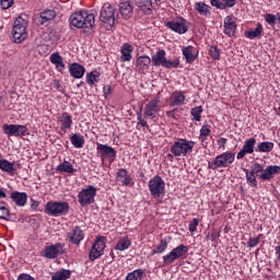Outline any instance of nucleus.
Masks as SVG:
<instances>
[{
  "label": "nucleus",
  "instance_id": "1",
  "mask_svg": "<svg viewBox=\"0 0 280 280\" xmlns=\"http://www.w3.org/2000/svg\"><path fill=\"white\" fill-rule=\"evenodd\" d=\"M71 27H77V30H89L93 32L95 27V15L86 11H79L70 15Z\"/></svg>",
  "mask_w": 280,
  "mask_h": 280
},
{
  "label": "nucleus",
  "instance_id": "2",
  "mask_svg": "<svg viewBox=\"0 0 280 280\" xmlns=\"http://www.w3.org/2000/svg\"><path fill=\"white\" fill-rule=\"evenodd\" d=\"M195 141L187 139H178L171 147V152L174 156H187L194 152Z\"/></svg>",
  "mask_w": 280,
  "mask_h": 280
},
{
  "label": "nucleus",
  "instance_id": "3",
  "mask_svg": "<svg viewBox=\"0 0 280 280\" xmlns=\"http://www.w3.org/2000/svg\"><path fill=\"white\" fill-rule=\"evenodd\" d=\"M166 52L164 49H160L158 52H155L152 58L151 62L153 67H164V69H177V67L180 65V61L178 59L171 61L167 60Z\"/></svg>",
  "mask_w": 280,
  "mask_h": 280
},
{
  "label": "nucleus",
  "instance_id": "4",
  "mask_svg": "<svg viewBox=\"0 0 280 280\" xmlns=\"http://www.w3.org/2000/svg\"><path fill=\"white\" fill-rule=\"evenodd\" d=\"M12 34L14 43H23L27 38V20L22 16L16 18L13 23Z\"/></svg>",
  "mask_w": 280,
  "mask_h": 280
},
{
  "label": "nucleus",
  "instance_id": "5",
  "mask_svg": "<svg viewBox=\"0 0 280 280\" xmlns=\"http://www.w3.org/2000/svg\"><path fill=\"white\" fill-rule=\"evenodd\" d=\"M149 191L155 200H161L165 196V180L161 176H154L149 180Z\"/></svg>",
  "mask_w": 280,
  "mask_h": 280
},
{
  "label": "nucleus",
  "instance_id": "6",
  "mask_svg": "<svg viewBox=\"0 0 280 280\" xmlns=\"http://www.w3.org/2000/svg\"><path fill=\"white\" fill-rule=\"evenodd\" d=\"M45 211L48 215L58 218L69 213V202L67 201H49L45 206Z\"/></svg>",
  "mask_w": 280,
  "mask_h": 280
},
{
  "label": "nucleus",
  "instance_id": "7",
  "mask_svg": "<svg viewBox=\"0 0 280 280\" xmlns=\"http://www.w3.org/2000/svg\"><path fill=\"white\" fill-rule=\"evenodd\" d=\"M2 132L8 137H26L30 135V129L25 125H8L2 126Z\"/></svg>",
  "mask_w": 280,
  "mask_h": 280
},
{
  "label": "nucleus",
  "instance_id": "8",
  "mask_svg": "<svg viewBox=\"0 0 280 280\" xmlns=\"http://www.w3.org/2000/svg\"><path fill=\"white\" fill-rule=\"evenodd\" d=\"M95 196H97V189L95 186H89L81 190L78 196L81 207H89V205H93V202H95Z\"/></svg>",
  "mask_w": 280,
  "mask_h": 280
},
{
  "label": "nucleus",
  "instance_id": "9",
  "mask_svg": "<svg viewBox=\"0 0 280 280\" xmlns=\"http://www.w3.org/2000/svg\"><path fill=\"white\" fill-rule=\"evenodd\" d=\"M105 248L106 238L104 236H97L89 254L90 261H95V259H100V257L104 255Z\"/></svg>",
  "mask_w": 280,
  "mask_h": 280
},
{
  "label": "nucleus",
  "instance_id": "10",
  "mask_svg": "<svg viewBox=\"0 0 280 280\" xmlns=\"http://www.w3.org/2000/svg\"><path fill=\"white\" fill-rule=\"evenodd\" d=\"M100 21L109 27L115 26V8L110 3H105L100 13Z\"/></svg>",
  "mask_w": 280,
  "mask_h": 280
},
{
  "label": "nucleus",
  "instance_id": "11",
  "mask_svg": "<svg viewBox=\"0 0 280 280\" xmlns=\"http://www.w3.org/2000/svg\"><path fill=\"white\" fill-rule=\"evenodd\" d=\"M96 152L102 161H106V159H108L109 163H114L117 159V151L108 144L98 143Z\"/></svg>",
  "mask_w": 280,
  "mask_h": 280
},
{
  "label": "nucleus",
  "instance_id": "12",
  "mask_svg": "<svg viewBox=\"0 0 280 280\" xmlns=\"http://www.w3.org/2000/svg\"><path fill=\"white\" fill-rule=\"evenodd\" d=\"M189 253V247L186 245H178L177 247L173 248L170 254L163 256V261L166 265L172 264L173 261H176V259H180V257H184V255H187Z\"/></svg>",
  "mask_w": 280,
  "mask_h": 280
},
{
  "label": "nucleus",
  "instance_id": "13",
  "mask_svg": "<svg viewBox=\"0 0 280 280\" xmlns=\"http://www.w3.org/2000/svg\"><path fill=\"white\" fill-rule=\"evenodd\" d=\"M234 162L235 153L223 152L214 158L213 165H215V167H231Z\"/></svg>",
  "mask_w": 280,
  "mask_h": 280
},
{
  "label": "nucleus",
  "instance_id": "14",
  "mask_svg": "<svg viewBox=\"0 0 280 280\" xmlns=\"http://www.w3.org/2000/svg\"><path fill=\"white\" fill-rule=\"evenodd\" d=\"M165 27L176 34H187V21L183 18L166 22Z\"/></svg>",
  "mask_w": 280,
  "mask_h": 280
},
{
  "label": "nucleus",
  "instance_id": "15",
  "mask_svg": "<svg viewBox=\"0 0 280 280\" xmlns=\"http://www.w3.org/2000/svg\"><path fill=\"white\" fill-rule=\"evenodd\" d=\"M60 255H65V245L62 243H57L45 248L44 257L46 259H56Z\"/></svg>",
  "mask_w": 280,
  "mask_h": 280
},
{
  "label": "nucleus",
  "instance_id": "16",
  "mask_svg": "<svg viewBox=\"0 0 280 280\" xmlns=\"http://www.w3.org/2000/svg\"><path fill=\"white\" fill-rule=\"evenodd\" d=\"M255 143H257V140L255 138H249L245 140V143L242 150L237 153L236 159H244L246 154H253V152H255Z\"/></svg>",
  "mask_w": 280,
  "mask_h": 280
},
{
  "label": "nucleus",
  "instance_id": "17",
  "mask_svg": "<svg viewBox=\"0 0 280 280\" xmlns=\"http://www.w3.org/2000/svg\"><path fill=\"white\" fill-rule=\"evenodd\" d=\"M67 237L71 244H75L78 246L82 240H84V232L80 226H74L70 232H68Z\"/></svg>",
  "mask_w": 280,
  "mask_h": 280
},
{
  "label": "nucleus",
  "instance_id": "18",
  "mask_svg": "<svg viewBox=\"0 0 280 280\" xmlns=\"http://www.w3.org/2000/svg\"><path fill=\"white\" fill-rule=\"evenodd\" d=\"M158 112H159V98H154L147 104L144 108V117L147 119H156Z\"/></svg>",
  "mask_w": 280,
  "mask_h": 280
},
{
  "label": "nucleus",
  "instance_id": "19",
  "mask_svg": "<svg viewBox=\"0 0 280 280\" xmlns=\"http://www.w3.org/2000/svg\"><path fill=\"white\" fill-rule=\"evenodd\" d=\"M152 62V59L148 56H140L136 60V71L138 73H145L148 69H150V63Z\"/></svg>",
  "mask_w": 280,
  "mask_h": 280
},
{
  "label": "nucleus",
  "instance_id": "20",
  "mask_svg": "<svg viewBox=\"0 0 280 280\" xmlns=\"http://www.w3.org/2000/svg\"><path fill=\"white\" fill-rule=\"evenodd\" d=\"M69 73L74 80H82L84 73H86V69L80 63H71L69 66Z\"/></svg>",
  "mask_w": 280,
  "mask_h": 280
},
{
  "label": "nucleus",
  "instance_id": "21",
  "mask_svg": "<svg viewBox=\"0 0 280 280\" xmlns=\"http://www.w3.org/2000/svg\"><path fill=\"white\" fill-rule=\"evenodd\" d=\"M277 174H280V166L278 165H270L266 170L262 168V173L260 174V180H271L275 178Z\"/></svg>",
  "mask_w": 280,
  "mask_h": 280
},
{
  "label": "nucleus",
  "instance_id": "22",
  "mask_svg": "<svg viewBox=\"0 0 280 280\" xmlns=\"http://www.w3.org/2000/svg\"><path fill=\"white\" fill-rule=\"evenodd\" d=\"M11 200L16 205V207H25L27 205V194L20 191L11 192Z\"/></svg>",
  "mask_w": 280,
  "mask_h": 280
},
{
  "label": "nucleus",
  "instance_id": "23",
  "mask_svg": "<svg viewBox=\"0 0 280 280\" xmlns=\"http://www.w3.org/2000/svg\"><path fill=\"white\" fill-rule=\"evenodd\" d=\"M210 3L213 8L218 10H226L229 8H234L236 0H210Z\"/></svg>",
  "mask_w": 280,
  "mask_h": 280
},
{
  "label": "nucleus",
  "instance_id": "24",
  "mask_svg": "<svg viewBox=\"0 0 280 280\" xmlns=\"http://www.w3.org/2000/svg\"><path fill=\"white\" fill-rule=\"evenodd\" d=\"M223 27L224 34H226V36H235V28L237 27V25L235 24V21H233V18L231 15L225 18Z\"/></svg>",
  "mask_w": 280,
  "mask_h": 280
},
{
  "label": "nucleus",
  "instance_id": "25",
  "mask_svg": "<svg viewBox=\"0 0 280 280\" xmlns=\"http://www.w3.org/2000/svg\"><path fill=\"white\" fill-rule=\"evenodd\" d=\"M132 45L126 43L120 47V60L121 62H130L132 60Z\"/></svg>",
  "mask_w": 280,
  "mask_h": 280
},
{
  "label": "nucleus",
  "instance_id": "26",
  "mask_svg": "<svg viewBox=\"0 0 280 280\" xmlns=\"http://www.w3.org/2000/svg\"><path fill=\"white\" fill-rule=\"evenodd\" d=\"M116 180L125 187H128V185L132 183V178L130 177V175H128V171L126 168L118 170Z\"/></svg>",
  "mask_w": 280,
  "mask_h": 280
},
{
  "label": "nucleus",
  "instance_id": "27",
  "mask_svg": "<svg viewBox=\"0 0 280 280\" xmlns=\"http://www.w3.org/2000/svg\"><path fill=\"white\" fill-rule=\"evenodd\" d=\"M133 8L132 3L125 1L119 4V14L122 19L128 20L132 16Z\"/></svg>",
  "mask_w": 280,
  "mask_h": 280
},
{
  "label": "nucleus",
  "instance_id": "28",
  "mask_svg": "<svg viewBox=\"0 0 280 280\" xmlns=\"http://www.w3.org/2000/svg\"><path fill=\"white\" fill-rule=\"evenodd\" d=\"M182 54L188 63L195 62L196 58H198V52H196V48H194V46L184 47L182 49Z\"/></svg>",
  "mask_w": 280,
  "mask_h": 280
},
{
  "label": "nucleus",
  "instance_id": "29",
  "mask_svg": "<svg viewBox=\"0 0 280 280\" xmlns=\"http://www.w3.org/2000/svg\"><path fill=\"white\" fill-rule=\"evenodd\" d=\"M136 5L144 12V14H151L152 10L154 9V2L152 0H135Z\"/></svg>",
  "mask_w": 280,
  "mask_h": 280
},
{
  "label": "nucleus",
  "instance_id": "30",
  "mask_svg": "<svg viewBox=\"0 0 280 280\" xmlns=\"http://www.w3.org/2000/svg\"><path fill=\"white\" fill-rule=\"evenodd\" d=\"M171 100L172 101L170 102L168 106L173 108L174 106H183V104H185L186 97L182 91H177L173 93Z\"/></svg>",
  "mask_w": 280,
  "mask_h": 280
},
{
  "label": "nucleus",
  "instance_id": "31",
  "mask_svg": "<svg viewBox=\"0 0 280 280\" xmlns=\"http://www.w3.org/2000/svg\"><path fill=\"white\" fill-rule=\"evenodd\" d=\"M50 62L56 66L59 73L65 71V62H62V56H60V52H54L50 55Z\"/></svg>",
  "mask_w": 280,
  "mask_h": 280
},
{
  "label": "nucleus",
  "instance_id": "32",
  "mask_svg": "<svg viewBox=\"0 0 280 280\" xmlns=\"http://www.w3.org/2000/svg\"><path fill=\"white\" fill-rule=\"evenodd\" d=\"M56 19V11L54 10H45L40 13L38 18V23L40 25H45V23H49V21H54Z\"/></svg>",
  "mask_w": 280,
  "mask_h": 280
},
{
  "label": "nucleus",
  "instance_id": "33",
  "mask_svg": "<svg viewBox=\"0 0 280 280\" xmlns=\"http://www.w3.org/2000/svg\"><path fill=\"white\" fill-rule=\"evenodd\" d=\"M0 170L10 174V176H14L16 168L14 167V163L8 160H0Z\"/></svg>",
  "mask_w": 280,
  "mask_h": 280
},
{
  "label": "nucleus",
  "instance_id": "34",
  "mask_svg": "<svg viewBox=\"0 0 280 280\" xmlns=\"http://www.w3.org/2000/svg\"><path fill=\"white\" fill-rule=\"evenodd\" d=\"M262 33H264V26H261V24H257L256 28H252L247 31L245 33V36L250 40H253L255 38H259V36H261Z\"/></svg>",
  "mask_w": 280,
  "mask_h": 280
},
{
  "label": "nucleus",
  "instance_id": "35",
  "mask_svg": "<svg viewBox=\"0 0 280 280\" xmlns=\"http://www.w3.org/2000/svg\"><path fill=\"white\" fill-rule=\"evenodd\" d=\"M70 142L74 148H84V136L80 133H74L70 137Z\"/></svg>",
  "mask_w": 280,
  "mask_h": 280
},
{
  "label": "nucleus",
  "instance_id": "36",
  "mask_svg": "<svg viewBox=\"0 0 280 280\" xmlns=\"http://www.w3.org/2000/svg\"><path fill=\"white\" fill-rule=\"evenodd\" d=\"M58 172H62L65 174H73L75 172V168H73V165L69 163V161H63L57 166Z\"/></svg>",
  "mask_w": 280,
  "mask_h": 280
},
{
  "label": "nucleus",
  "instance_id": "37",
  "mask_svg": "<svg viewBox=\"0 0 280 280\" xmlns=\"http://www.w3.org/2000/svg\"><path fill=\"white\" fill-rule=\"evenodd\" d=\"M71 126H73V119L71 118V115L63 113L61 115V130H68V128H71Z\"/></svg>",
  "mask_w": 280,
  "mask_h": 280
},
{
  "label": "nucleus",
  "instance_id": "38",
  "mask_svg": "<svg viewBox=\"0 0 280 280\" xmlns=\"http://www.w3.org/2000/svg\"><path fill=\"white\" fill-rule=\"evenodd\" d=\"M275 150V143L270 141L259 142L257 144V152H272Z\"/></svg>",
  "mask_w": 280,
  "mask_h": 280
},
{
  "label": "nucleus",
  "instance_id": "39",
  "mask_svg": "<svg viewBox=\"0 0 280 280\" xmlns=\"http://www.w3.org/2000/svg\"><path fill=\"white\" fill-rule=\"evenodd\" d=\"M167 246H168L167 240L162 238L160 243L152 250V255H161L162 253H165V250H167Z\"/></svg>",
  "mask_w": 280,
  "mask_h": 280
},
{
  "label": "nucleus",
  "instance_id": "40",
  "mask_svg": "<svg viewBox=\"0 0 280 280\" xmlns=\"http://www.w3.org/2000/svg\"><path fill=\"white\" fill-rule=\"evenodd\" d=\"M132 242L128 237H121L116 244V250H128Z\"/></svg>",
  "mask_w": 280,
  "mask_h": 280
},
{
  "label": "nucleus",
  "instance_id": "41",
  "mask_svg": "<svg viewBox=\"0 0 280 280\" xmlns=\"http://www.w3.org/2000/svg\"><path fill=\"white\" fill-rule=\"evenodd\" d=\"M71 278V271L63 269L56 271L55 275L51 277V280H67Z\"/></svg>",
  "mask_w": 280,
  "mask_h": 280
},
{
  "label": "nucleus",
  "instance_id": "42",
  "mask_svg": "<svg viewBox=\"0 0 280 280\" xmlns=\"http://www.w3.org/2000/svg\"><path fill=\"white\" fill-rule=\"evenodd\" d=\"M209 5H207L205 2H197L195 4V10H197V12H199L202 16H207L208 14H210L209 12Z\"/></svg>",
  "mask_w": 280,
  "mask_h": 280
},
{
  "label": "nucleus",
  "instance_id": "43",
  "mask_svg": "<svg viewBox=\"0 0 280 280\" xmlns=\"http://www.w3.org/2000/svg\"><path fill=\"white\" fill-rule=\"evenodd\" d=\"M86 82L92 86V84H95V82H100V72L94 70L86 74Z\"/></svg>",
  "mask_w": 280,
  "mask_h": 280
},
{
  "label": "nucleus",
  "instance_id": "44",
  "mask_svg": "<svg viewBox=\"0 0 280 280\" xmlns=\"http://www.w3.org/2000/svg\"><path fill=\"white\" fill-rule=\"evenodd\" d=\"M5 205V201H0V220H10V209Z\"/></svg>",
  "mask_w": 280,
  "mask_h": 280
},
{
  "label": "nucleus",
  "instance_id": "45",
  "mask_svg": "<svg viewBox=\"0 0 280 280\" xmlns=\"http://www.w3.org/2000/svg\"><path fill=\"white\" fill-rule=\"evenodd\" d=\"M143 279V269H136L128 273L126 280H141Z\"/></svg>",
  "mask_w": 280,
  "mask_h": 280
},
{
  "label": "nucleus",
  "instance_id": "46",
  "mask_svg": "<svg viewBox=\"0 0 280 280\" xmlns=\"http://www.w3.org/2000/svg\"><path fill=\"white\" fill-rule=\"evenodd\" d=\"M211 135V127L209 125H203L200 129V141L205 142L207 141V138Z\"/></svg>",
  "mask_w": 280,
  "mask_h": 280
},
{
  "label": "nucleus",
  "instance_id": "47",
  "mask_svg": "<svg viewBox=\"0 0 280 280\" xmlns=\"http://www.w3.org/2000/svg\"><path fill=\"white\" fill-rule=\"evenodd\" d=\"M244 172L246 174V180H247L248 185L250 187H257V177L253 173H250L249 170L245 168Z\"/></svg>",
  "mask_w": 280,
  "mask_h": 280
},
{
  "label": "nucleus",
  "instance_id": "48",
  "mask_svg": "<svg viewBox=\"0 0 280 280\" xmlns=\"http://www.w3.org/2000/svg\"><path fill=\"white\" fill-rule=\"evenodd\" d=\"M190 115L194 117L195 121H200L202 118L200 115H202V106H197L190 110Z\"/></svg>",
  "mask_w": 280,
  "mask_h": 280
},
{
  "label": "nucleus",
  "instance_id": "49",
  "mask_svg": "<svg viewBox=\"0 0 280 280\" xmlns=\"http://www.w3.org/2000/svg\"><path fill=\"white\" fill-rule=\"evenodd\" d=\"M264 19L266 23H268V25H271V27H275V25L277 24V15L275 14L267 13L264 15Z\"/></svg>",
  "mask_w": 280,
  "mask_h": 280
},
{
  "label": "nucleus",
  "instance_id": "50",
  "mask_svg": "<svg viewBox=\"0 0 280 280\" xmlns=\"http://www.w3.org/2000/svg\"><path fill=\"white\" fill-rule=\"evenodd\" d=\"M209 54L213 60H218V58H220V49H218V46H211L209 48Z\"/></svg>",
  "mask_w": 280,
  "mask_h": 280
},
{
  "label": "nucleus",
  "instance_id": "51",
  "mask_svg": "<svg viewBox=\"0 0 280 280\" xmlns=\"http://www.w3.org/2000/svg\"><path fill=\"white\" fill-rule=\"evenodd\" d=\"M260 172H264V165L259 163H255L249 171V173L254 174L255 176H257V174H260Z\"/></svg>",
  "mask_w": 280,
  "mask_h": 280
},
{
  "label": "nucleus",
  "instance_id": "52",
  "mask_svg": "<svg viewBox=\"0 0 280 280\" xmlns=\"http://www.w3.org/2000/svg\"><path fill=\"white\" fill-rule=\"evenodd\" d=\"M199 220L198 219H192L190 222H189V225H188V230L190 233H196V231H198V224H199Z\"/></svg>",
  "mask_w": 280,
  "mask_h": 280
},
{
  "label": "nucleus",
  "instance_id": "53",
  "mask_svg": "<svg viewBox=\"0 0 280 280\" xmlns=\"http://www.w3.org/2000/svg\"><path fill=\"white\" fill-rule=\"evenodd\" d=\"M2 10H10L14 5V0H0Z\"/></svg>",
  "mask_w": 280,
  "mask_h": 280
},
{
  "label": "nucleus",
  "instance_id": "54",
  "mask_svg": "<svg viewBox=\"0 0 280 280\" xmlns=\"http://www.w3.org/2000/svg\"><path fill=\"white\" fill-rule=\"evenodd\" d=\"M257 244H259V237H252L247 242V246L249 248H255V246H257Z\"/></svg>",
  "mask_w": 280,
  "mask_h": 280
},
{
  "label": "nucleus",
  "instance_id": "55",
  "mask_svg": "<svg viewBox=\"0 0 280 280\" xmlns=\"http://www.w3.org/2000/svg\"><path fill=\"white\" fill-rule=\"evenodd\" d=\"M103 93H104L105 97H108V95H110V93H113V86L112 85L104 86Z\"/></svg>",
  "mask_w": 280,
  "mask_h": 280
},
{
  "label": "nucleus",
  "instance_id": "56",
  "mask_svg": "<svg viewBox=\"0 0 280 280\" xmlns=\"http://www.w3.org/2000/svg\"><path fill=\"white\" fill-rule=\"evenodd\" d=\"M218 145L220 149L224 150L225 145H226V139L225 138H220L218 141H217Z\"/></svg>",
  "mask_w": 280,
  "mask_h": 280
},
{
  "label": "nucleus",
  "instance_id": "57",
  "mask_svg": "<svg viewBox=\"0 0 280 280\" xmlns=\"http://www.w3.org/2000/svg\"><path fill=\"white\" fill-rule=\"evenodd\" d=\"M138 126H142V128H150L148 126V122L145 120H143V118H141V116L138 117Z\"/></svg>",
  "mask_w": 280,
  "mask_h": 280
},
{
  "label": "nucleus",
  "instance_id": "58",
  "mask_svg": "<svg viewBox=\"0 0 280 280\" xmlns=\"http://www.w3.org/2000/svg\"><path fill=\"white\" fill-rule=\"evenodd\" d=\"M174 113H176V108L173 109V110L166 112V116L171 117V118H174Z\"/></svg>",
  "mask_w": 280,
  "mask_h": 280
},
{
  "label": "nucleus",
  "instance_id": "59",
  "mask_svg": "<svg viewBox=\"0 0 280 280\" xmlns=\"http://www.w3.org/2000/svg\"><path fill=\"white\" fill-rule=\"evenodd\" d=\"M276 255H278V260L280 261V245L275 247Z\"/></svg>",
  "mask_w": 280,
  "mask_h": 280
},
{
  "label": "nucleus",
  "instance_id": "60",
  "mask_svg": "<svg viewBox=\"0 0 280 280\" xmlns=\"http://www.w3.org/2000/svg\"><path fill=\"white\" fill-rule=\"evenodd\" d=\"M5 197H7L5 191H3V188H0V200Z\"/></svg>",
  "mask_w": 280,
  "mask_h": 280
},
{
  "label": "nucleus",
  "instance_id": "61",
  "mask_svg": "<svg viewBox=\"0 0 280 280\" xmlns=\"http://www.w3.org/2000/svg\"><path fill=\"white\" fill-rule=\"evenodd\" d=\"M208 167H209V170H218V167L215 166V164H213V162L209 163Z\"/></svg>",
  "mask_w": 280,
  "mask_h": 280
},
{
  "label": "nucleus",
  "instance_id": "62",
  "mask_svg": "<svg viewBox=\"0 0 280 280\" xmlns=\"http://www.w3.org/2000/svg\"><path fill=\"white\" fill-rule=\"evenodd\" d=\"M276 21H278L280 23V13H277Z\"/></svg>",
  "mask_w": 280,
  "mask_h": 280
},
{
  "label": "nucleus",
  "instance_id": "63",
  "mask_svg": "<svg viewBox=\"0 0 280 280\" xmlns=\"http://www.w3.org/2000/svg\"><path fill=\"white\" fill-rule=\"evenodd\" d=\"M167 156H168V159H174V155H172V154H170V153H168Z\"/></svg>",
  "mask_w": 280,
  "mask_h": 280
},
{
  "label": "nucleus",
  "instance_id": "64",
  "mask_svg": "<svg viewBox=\"0 0 280 280\" xmlns=\"http://www.w3.org/2000/svg\"><path fill=\"white\" fill-rule=\"evenodd\" d=\"M162 0H154V3H161Z\"/></svg>",
  "mask_w": 280,
  "mask_h": 280
}]
</instances>
